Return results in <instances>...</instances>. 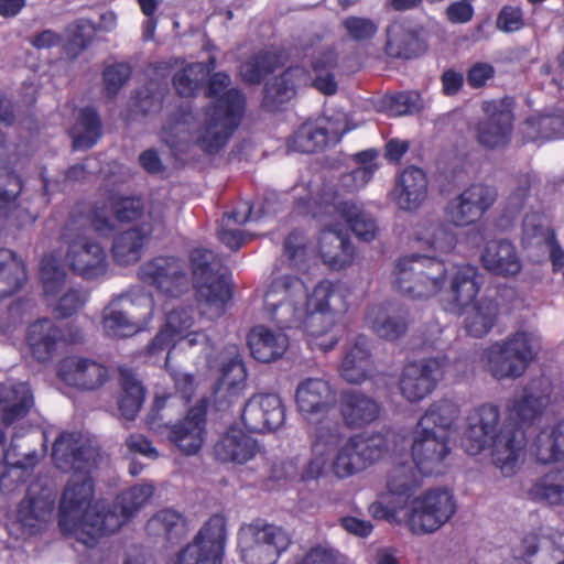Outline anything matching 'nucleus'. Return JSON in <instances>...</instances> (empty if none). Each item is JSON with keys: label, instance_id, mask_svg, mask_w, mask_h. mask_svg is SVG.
<instances>
[{"label": "nucleus", "instance_id": "nucleus-45", "mask_svg": "<svg viewBox=\"0 0 564 564\" xmlns=\"http://www.w3.org/2000/svg\"><path fill=\"white\" fill-rule=\"evenodd\" d=\"M310 80L311 77L303 67H289L267 84L265 99L275 105L283 104L295 95L296 87L307 85Z\"/></svg>", "mask_w": 564, "mask_h": 564}, {"label": "nucleus", "instance_id": "nucleus-62", "mask_svg": "<svg viewBox=\"0 0 564 564\" xmlns=\"http://www.w3.org/2000/svg\"><path fill=\"white\" fill-rule=\"evenodd\" d=\"M40 278L44 293L55 295L65 282L66 272L55 256L46 254L41 261Z\"/></svg>", "mask_w": 564, "mask_h": 564}, {"label": "nucleus", "instance_id": "nucleus-46", "mask_svg": "<svg viewBox=\"0 0 564 564\" xmlns=\"http://www.w3.org/2000/svg\"><path fill=\"white\" fill-rule=\"evenodd\" d=\"M417 471L416 466L409 462L393 465L387 474L388 492L400 502L408 501L421 487Z\"/></svg>", "mask_w": 564, "mask_h": 564}, {"label": "nucleus", "instance_id": "nucleus-56", "mask_svg": "<svg viewBox=\"0 0 564 564\" xmlns=\"http://www.w3.org/2000/svg\"><path fill=\"white\" fill-rule=\"evenodd\" d=\"M208 70L203 63L188 64L173 76V86L182 97H193L202 87Z\"/></svg>", "mask_w": 564, "mask_h": 564}, {"label": "nucleus", "instance_id": "nucleus-61", "mask_svg": "<svg viewBox=\"0 0 564 564\" xmlns=\"http://www.w3.org/2000/svg\"><path fill=\"white\" fill-rule=\"evenodd\" d=\"M547 400L543 395H534L528 389L521 398L514 400L510 414L512 419L523 424H531L540 416L545 408Z\"/></svg>", "mask_w": 564, "mask_h": 564}, {"label": "nucleus", "instance_id": "nucleus-59", "mask_svg": "<svg viewBox=\"0 0 564 564\" xmlns=\"http://www.w3.org/2000/svg\"><path fill=\"white\" fill-rule=\"evenodd\" d=\"M525 133L533 140L564 137V115H544L524 123Z\"/></svg>", "mask_w": 564, "mask_h": 564}, {"label": "nucleus", "instance_id": "nucleus-10", "mask_svg": "<svg viewBox=\"0 0 564 564\" xmlns=\"http://www.w3.org/2000/svg\"><path fill=\"white\" fill-rule=\"evenodd\" d=\"M311 212L314 218H344L356 237L364 241L373 240L379 232L377 221L369 213L352 202H337V195L332 188L323 191Z\"/></svg>", "mask_w": 564, "mask_h": 564}, {"label": "nucleus", "instance_id": "nucleus-32", "mask_svg": "<svg viewBox=\"0 0 564 564\" xmlns=\"http://www.w3.org/2000/svg\"><path fill=\"white\" fill-rule=\"evenodd\" d=\"M366 319L379 337L395 340L408 330V312L394 305H376L369 308Z\"/></svg>", "mask_w": 564, "mask_h": 564}, {"label": "nucleus", "instance_id": "nucleus-39", "mask_svg": "<svg viewBox=\"0 0 564 564\" xmlns=\"http://www.w3.org/2000/svg\"><path fill=\"white\" fill-rule=\"evenodd\" d=\"M119 384L118 411L124 420L133 421L145 400V389L137 373L128 367L119 368Z\"/></svg>", "mask_w": 564, "mask_h": 564}, {"label": "nucleus", "instance_id": "nucleus-5", "mask_svg": "<svg viewBox=\"0 0 564 564\" xmlns=\"http://www.w3.org/2000/svg\"><path fill=\"white\" fill-rule=\"evenodd\" d=\"M447 270L433 257L411 254L400 258L393 270V286L411 299H429L445 284Z\"/></svg>", "mask_w": 564, "mask_h": 564}, {"label": "nucleus", "instance_id": "nucleus-28", "mask_svg": "<svg viewBox=\"0 0 564 564\" xmlns=\"http://www.w3.org/2000/svg\"><path fill=\"white\" fill-rule=\"evenodd\" d=\"M335 402V392L329 382L323 378H306L296 387L295 404L305 419L329 411Z\"/></svg>", "mask_w": 564, "mask_h": 564}, {"label": "nucleus", "instance_id": "nucleus-44", "mask_svg": "<svg viewBox=\"0 0 564 564\" xmlns=\"http://www.w3.org/2000/svg\"><path fill=\"white\" fill-rule=\"evenodd\" d=\"M21 192L22 181L14 174H8L6 181L0 184V215L17 226L31 220L28 209L19 200Z\"/></svg>", "mask_w": 564, "mask_h": 564}, {"label": "nucleus", "instance_id": "nucleus-16", "mask_svg": "<svg viewBox=\"0 0 564 564\" xmlns=\"http://www.w3.org/2000/svg\"><path fill=\"white\" fill-rule=\"evenodd\" d=\"M486 117L476 124V140L488 150H499L508 145L512 133L513 115L502 100L482 104Z\"/></svg>", "mask_w": 564, "mask_h": 564}, {"label": "nucleus", "instance_id": "nucleus-48", "mask_svg": "<svg viewBox=\"0 0 564 564\" xmlns=\"http://www.w3.org/2000/svg\"><path fill=\"white\" fill-rule=\"evenodd\" d=\"M358 438H348L335 452L330 462L333 475L339 479H345L364 471L367 467L359 454L357 447Z\"/></svg>", "mask_w": 564, "mask_h": 564}, {"label": "nucleus", "instance_id": "nucleus-19", "mask_svg": "<svg viewBox=\"0 0 564 564\" xmlns=\"http://www.w3.org/2000/svg\"><path fill=\"white\" fill-rule=\"evenodd\" d=\"M499 408L485 403L473 409L466 417V430L462 445L468 455L480 454L501 425Z\"/></svg>", "mask_w": 564, "mask_h": 564}, {"label": "nucleus", "instance_id": "nucleus-7", "mask_svg": "<svg viewBox=\"0 0 564 564\" xmlns=\"http://www.w3.org/2000/svg\"><path fill=\"white\" fill-rule=\"evenodd\" d=\"M538 350L539 341L533 334L517 332L485 351L486 369L497 380L520 378Z\"/></svg>", "mask_w": 564, "mask_h": 564}, {"label": "nucleus", "instance_id": "nucleus-20", "mask_svg": "<svg viewBox=\"0 0 564 564\" xmlns=\"http://www.w3.org/2000/svg\"><path fill=\"white\" fill-rule=\"evenodd\" d=\"M154 494L151 484L135 485L118 496L112 508L107 509L106 514L98 523H93L94 532H106L112 534L127 522L138 510H140Z\"/></svg>", "mask_w": 564, "mask_h": 564}, {"label": "nucleus", "instance_id": "nucleus-26", "mask_svg": "<svg viewBox=\"0 0 564 564\" xmlns=\"http://www.w3.org/2000/svg\"><path fill=\"white\" fill-rule=\"evenodd\" d=\"M229 360L221 366V377L215 389V403L218 409H225L245 395L247 371L236 348L229 352Z\"/></svg>", "mask_w": 564, "mask_h": 564}, {"label": "nucleus", "instance_id": "nucleus-50", "mask_svg": "<svg viewBox=\"0 0 564 564\" xmlns=\"http://www.w3.org/2000/svg\"><path fill=\"white\" fill-rule=\"evenodd\" d=\"M151 229L131 228L118 235L112 245L113 259L120 264H130L139 261L144 240Z\"/></svg>", "mask_w": 564, "mask_h": 564}, {"label": "nucleus", "instance_id": "nucleus-40", "mask_svg": "<svg viewBox=\"0 0 564 564\" xmlns=\"http://www.w3.org/2000/svg\"><path fill=\"white\" fill-rule=\"evenodd\" d=\"M529 452L543 465L564 460V420L541 430L531 441Z\"/></svg>", "mask_w": 564, "mask_h": 564}, {"label": "nucleus", "instance_id": "nucleus-38", "mask_svg": "<svg viewBox=\"0 0 564 564\" xmlns=\"http://www.w3.org/2000/svg\"><path fill=\"white\" fill-rule=\"evenodd\" d=\"M54 500L51 497H25L19 506L18 521L23 532L34 535L46 529L52 520Z\"/></svg>", "mask_w": 564, "mask_h": 564}, {"label": "nucleus", "instance_id": "nucleus-14", "mask_svg": "<svg viewBox=\"0 0 564 564\" xmlns=\"http://www.w3.org/2000/svg\"><path fill=\"white\" fill-rule=\"evenodd\" d=\"M489 443L492 464L505 476L513 475L524 458L528 445L523 429L511 421H506Z\"/></svg>", "mask_w": 564, "mask_h": 564}, {"label": "nucleus", "instance_id": "nucleus-49", "mask_svg": "<svg viewBox=\"0 0 564 564\" xmlns=\"http://www.w3.org/2000/svg\"><path fill=\"white\" fill-rule=\"evenodd\" d=\"M459 406L452 400L442 399L433 402L421 416L417 425L431 429L434 432L442 431L449 435V430L459 416Z\"/></svg>", "mask_w": 564, "mask_h": 564}, {"label": "nucleus", "instance_id": "nucleus-43", "mask_svg": "<svg viewBox=\"0 0 564 564\" xmlns=\"http://www.w3.org/2000/svg\"><path fill=\"white\" fill-rule=\"evenodd\" d=\"M145 529L149 535L173 543L185 536L187 523L180 511L173 508H165L159 510L148 521Z\"/></svg>", "mask_w": 564, "mask_h": 564}, {"label": "nucleus", "instance_id": "nucleus-23", "mask_svg": "<svg viewBox=\"0 0 564 564\" xmlns=\"http://www.w3.org/2000/svg\"><path fill=\"white\" fill-rule=\"evenodd\" d=\"M338 411L346 427L359 430L379 419L381 405L371 395L360 390L348 389L340 394Z\"/></svg>", "mask_w": 564, "mask_h": 564}, {"label": "nucleus", "instance_id": "nucleus-57", "mask_svg": "<svg viewBox=\"0 0 564 564\" xmlns=\"http://www.w3.org/2000/svg\"><path fill=\"white\" fill-rule=\"evenodd\" d=\"M554 235V231L545 224L540 214L525 215L521 232V243L524 248L539 249L542 245L547 243Z\"/></svg>", "mask_w": 564, "mask_h": 564}, {"label": "nucleus", "instance_id": "nucleus-58", "mask_svg": "<svg viewBox=\"0 0 564 564\" xmlns=\"http://www.w3.org/2000/svg\"><path fill=\"white\" fill-rule=\"evenodd\" d=\"M420 51V41L412 32L402 29H388L386 52L389 56L410 59L416 56Z\"/></svg>", "mask_w": 564, "mask_h": 564}, {"label": "nucleus", "instance_id": "nucleus-34", "mask_svg": "<svg viewBox=\"0 0 564 564\" xmlns=\"http://www.w3.org/2000/svg\"><path fill=\"white\" fill-rule=\"evenodd\" d=\"M214 451L220 462L245 464L257 455L259 445L242 430L230 429L215 444Z\"/></svg>", "mask_w": 564, "mask_h": 564}, {"label": "nucleus", "instance_id": "nucleus-42", "mask_svg": "<svg viewBox=\"0 0 564 564\" xmlns=\"http://www.w3.org/2000/svg\"><path fill=\"white\" fill-rule=\"evenodd\" d=\"M338 65V54L333 46H324L311 58V67L315 76L311 85L319 93L332 96L337 93L338 84L333 70Z\"/></svg>", "mask_w": 564, "mask_h": 564}, {"label": "nucleus", "instance_id": "nucleus-54", "mask_svg": "<svg viewBox=\"0 0 564 564\" xmlns=\"http://www.w3.org/2000/svg\"><path fill=\"white\" fill-rule=\"evenodd\" d=\"M312 438L313 452L316 455H323L330 451L335 452L348 437L341 424L324 420L315 426Z\"/></svg>", "mask_w": 564, "mask_h": 564}, {"label": "nucleus", "instance_id": "nucleus-27", "mask_svg": "<svg viewBox=\"0 0 564 564\" xmlns=\"http://www.w3.org/2000/svg\"><path fill=\"white\" fill-rule=\"evenodd\" d=\"M205 411L194 406L183 419L167 426V437L183 454L195 455L205 440Z\"/></svg>", "mask_w": 564, "mask_h": 564}, {"label": "nucleus", "instance_id": "nucleus-53", "mask_svg": "<svg viewBox=\"0 0 564 564\" xmlns=\"http://www.w3.org/2000/svg\"><path fill=\"white\" fill-rule=\"evenodd\" d=\"M417 241L437 253H448L456 246V236L445 224L424 223L416 231Z\"/></svg>", "mask_w": 564, "mask_h": 564}, {"label": "nucleus", "instance_id": "nucleus-63", "mask_svg": "<svg viewBox=\"0 0 564 564\" xmlns=\"http://www.w3.org/2000/svg\"><path fill=\"white\" fill-rule=\"evenodd\" d=\"M531 189V178L528 175L520 176L506 198L502 214L509 220L517 217L524 208Z\"/></svg>", "mask_w": 564, "mask_h": 564}, {"label": "nucleus", "instance_id": "nucleus-4", "mask_svg": "<svg viewBox=\"0 0 564 564\" xmlns=\"http://www.w3.org/2000/svg\"><path fill=\"white\" fill-rule=\"evenodd\" d=\"M291 544L286 529L262 519L243 523L237 533V549L245 564H276Z\"/></svg>", "mask_w": 564, "mask_h": 564}, {"label": "nucleus", "instance_id": "nucleus-37", "mask_svg": "<svg viewBox=\"0 0 564 564\" xmlns=\"http://www.w3.org/2000/svg\"><path fill=\"white\" fill-rule=\"evenodd\" d=\"M346 131V128L341 131L335 129L329 122L327 126L304 123L293 135L290 148L302 153H314L328 144L338 143Z\"/></svg>", "mask_w": 564, "mask_h": 564}, {"label": "nucleus", "instance_id": "nucleus-51", "mask_svg": "<svg viewBox=\"0 0 564 564\" xmlns=\"http://www.w3.org/2000/svg\"><path fill=\"white\" fill-rule=\"evenodd\" d=\"M529 495L551 506H564V468L550 470L536 479Z\"/></svg>", "mask_w": 564, "mask_h": 564}, {"label": "nucleus", "instance_id": "nucleus-60", "mask_svg": "<svg viewBox=\"0 0 564 564\" xmlns=\"http://www.w3.org/2000/svg\"><path fill=\"white\" fill-rule=\"evenodd\" d=\"M276 56L260 52L240 66V76L248 84H259L263 77L272 73L276 66Z\"/></svg>", "mask_w": 564, "mask_h": 564}, {"label": "nucleus", "instance_id": "nucleus-33", "mask_svg": "<svg viewBox=\"0 0 564 564\" xmlns=\"http://www.w3.org/2000/svg\"><path fill=\"white\" fill-rule=\"evenodd\" d=\"M429 182L423 170L410 166L400 174L395 188V202L401 209L415 210L427 197Z\"/></svg>", "mask_w": 564, "mask_h": 564}, {"label": "nucleus", "instance_id": "nucleus-2", "mask_svg": "<svg viewBox=\"0 0 564 564\" xmlns=\"http://www.w3.org/2000/svg\"><path fill=\"white\" fill-rule=\"evenodd\" d=\"M242 115L243 98L236 90L228 91L212 110L206 111L202 127H198L197 117L191 107L180 106L164 120L160 140L175 153L185 152L191 144L214 153L227 143Z\"/></svg>", "mask_w": 564, "mask_h": 564}, {"label": "nucleus", "instance_id": "nucleus-52", "mask_svg": "<svg viewBox=\"0 0 564 564\" xmlns=\"http://www.w3.org/2000/svg\"><path fill=\"white\" fill-rule=\"evenodd\" d=\"M393 436L389 431L351 435L352 438H358L357 447L367 468L383 458L391 449Z\"/></svg>", "mask_w": 564, "mask_h": 564}, {"label": "nucleus", "instance_id": "nucleus-17", "mask_svg": "<svg viewBox=\"0 0 564 564\" xmlns=\"http://www.w3.org/2000/svg\"><path fill=\"white\" fill-rule=\"evenodd\" d=\"M65 261L75 274L86 280L104 276L109 265L104 247L87 237H77L68 243Z\"/></svg>", "mask_w": 564, "mask_h": 564}, {"label": "nucleus", "instance_id": "nucleus-25", "mask_svg": "<svg viewBox=\"0 0 564 564\" xmlns=\"http://www.w3.org/2000/svg\"><path fill=\"white\" fill-rule=\"evenodd\" d=\"M373 371L370 340L364 335H358L345 347L339 366L340 376L348 383L360 384L370 379Z\"/></svg>", "mask_w": 564, "mask_h": 564}, {"label": "nucleus", "instance_id": "nucleus-24", "mask_svg": "<svg viewBox=\"0 0 564 564\" xmlns=\"http://www.w3.org/2000/svg\"><path fill=\"white\" fill-rule=\"evenodd\" d=\"M199 312L209 319L219 318L231 297V290L224 273L194 278Z\"/></svg>", "mask_w": 564, "mask_h": 564}, {"label": "nucleus", "instance_id": "nucleus-22", "mask_svg": "<svg viewBox=\"0 0 564 564\" xmlns=\"http://www.w3.org/2000/svg\"><path fill=\"white\" fill-rule=\"evenodd\" d=\"M58 377L79 390H95L108 380V370L100 362L80 356H68L58 365Z\"/></svg>", "mask_w": 564, "mask_h": 564}, {"label": "nucleus", "instance_id": "nucleus-3", "mask_svg": "<svg viewBox=\"0 0 564 564\" xmlns=\"http://www.w3.org/2000/svg\"><path fill=\"white\" fill-rule=\"evenodd\" d=\"M89 473H74L68 479L59 501L58 525L64 534L93 547L106 532H94L90 524L100 522L107 510L98 502L91 505L94 482Z\"/></svg>", "mask_w": 564, "mask_h": 564}, {"label": "nucleus", "instance_id": "nucleus-36", "mask_svg": "<svg viewBox=\"0 0 564 564\" xmlns=\"http://www.w3.org/2000/svg\"><path fill=\"white\" fill-rule=\"evenodd\" d=\"M34 404L33 394L26 383H4L0 386L1 422L9 426L23 419Z\"/></svg>", "mask_w": 564, "mask_h": 564}, {"label": "nucleus", "instance_id": "nucleus-15", "mask_svg": "<svg viewBox=\"0 0 564 564\" xmlns=\"http://www.w3.org/2000/svg\"><path fill=\"white\" fill-rule=\"evenodd\" d=\"M52 456L63 471L86 473L96 467L99 451L79 433H62L53 444Z\"/></svg>", "mask_w": 564, "mask_h": 564}, {"label": "nucleus", "instance_id": "nucleus-6", "mask_svg": "<svg viewBox=\"0 0 564 564\" xmlns=\"http://www.w3.org/2000/svg\"><path fill=\"white\" fill-rule=\"evenodd\" d=\"M153 297L143 290H130L115 297L102 312V327L109 337L123 338L143 330L152 318Z\"/></svg>", "mask_w": 564, "mask_h": 564}, {"label": "nucleus", "instance_id": "nucleus-30", "mask_svg": "<svg viewBox=\"0 0 564 564\" xmlns=\"http://www.w3.org/2000/svg\"><path fill=\"white\" fill-rule=\"evenodd\" d=\"M478 269L470 264L454 267L449 273L448 303L449 311L462 314L477 296L481 282Z\"/></svg>", "mask_w": 564, "mask_h": 564}, {"label": "nucleus", "instance_id": "nucleus-12", "mask_svg": "<svg viewBox=\"0 0 564 564\" xmlns=\"http://www.w3.org/2000/svg\"><path fill=\"white\" fill-rule=\"evenodd\" d=\"M497 198L495 186L474 183L447 203L446 219L456 227L473 225L494 206Z\"/></svg>", "mask_w": 564, "mask_h": 564}, {"label": "nucleus", "instance_id": "nucleus-35", "mask_svg": "<svg viewBox=\"0 0 564 564\" xmlns=\"http://www.w3.org/2000/svg\"><path fill=\"white\" fill-rule=\"evenodd\" d=\"M248 346L252 357L261 362H272L286 351L289 338L282 332H276L267 326L253 327L248 335Z\"/></svg>", "mask_w": 564, "mask_h": 564}, {"label": "nucleus", "instance_id": "nucleus-31", "mask_svg": "<svg viewBox=\"0 0 564 564\" xmlns=\"http://www.w3.org/2000/svg\"><path fill=\"white\" fill-rule=\"evenodd\" d=\"M318 219L325 227L318 238L321 257L332 269L340 270L346 268L354 260V247L340 230L333 227L334 219L329 216Z\"/></svg>", "mask_w": 564, "mask_h": 564}, {"label": "nucleus", "instance_id": "nucleus-9", "mask_svg": "<svg viewBox=\"0 0 564 564\" xmlns=\"http://www.w3.org/2000/svg\"><path fill=\"white\" fill-rule=\"evenodd\" d=\"M226 542V519L224 516L214 514L199 529L193 541L167 564H221Z\"/></svg>", "mask_w": 564, "mask_h": 564}, {"label": "nucleus", "instance_id": "nucleus-55", "mask_svg": "<svg viewBox=\"0 0 564 564\" xmlns=\"http://www.w3.org/2000/svg\"><path fill=\"white\" fill-rule=\"evenodd\" d=\"M101 122L98 113L91 108L80 111L78 122L73 129L75 149H89L100 138Z\"/></svg>", "mask_w": 564, "mask_h": 564}, {"label": "nucleus", "instance_id": "nucleus-64", "mask_svg": "<svg viewBox=\"0 0 564 564\" xmlns=\"http://www.w3.org/2000/svg\"><path fill=\"white\" fill-rule=\"evenodd\" d=\"M191 263L193 276L199 278L219 273L221 269V260L212 250L205 248H195L192 250Z\"/></svg>", "mask_w": 564, "mask_h": 564}, {"label": "nucleus", "instance_id": "nucleus-1", "mask_svg": "<svg viewBox=\"0 0 564 564\" xmlns=\"http://www.w3.org/2000/svg\"><path fill=\"white\" fill-rule=\"evenodd\" d=\"M338 297L329 281L319 282L310 293L300 278L281 275L271 282L264 295V308L280 328L303 326L312 337L311 345L328 351L338 341L332 333L334 316L330 314L333 301Z\"/></svg>", "mask_w": 564, "mask_h": 564}, {"label": "nucleus", "instance_id": "nucleus-41", "mask_svg": "<svg viewBox=\"0 0 564 564\" xmlns=\"http://www.w3.org/2000/svg\"><path fill=\"white\" fill-rule=\"evenodd\" d=\"M61 340V332L48 318H42L29 326L26 341L33 357L41 361L50 360Z\"/></svg>", "mask_w": 564, "mask_h": 564}, {"label": "nucleus", "instance_id": "nucleus-13", "mask_svg": "<svg viewBox=\"0 0 564 564\" xmlns=\"http://www.w3.org/2000/svg\"><path fill=\"white\" fill-rule=\"evenodd\" d=\"M140 280L158 291L178 296L189 286L186 264L175 257H156L139 268Z\"/></svg>", "mask_w": 564, "mask_h": 564}, {"label": "nucleus", "instance_id": "nucleus-8", "mask_svg": "<svg viewBox=\"0 0 564 564\" xmlns=\"http://www.w3.org/2000/svg\"><path fill=\"white\" fill-rule=\"evenodd\" d=\"M452 492L436 488L414 498L405 512V522L414 534H430L441 529L455 513Z\"/></svg>", "mask_w": 564, "mask_h": 564}, {"label": "nucleus", "instance_id": "nucleus-47", "mask_svg": "<svg viewBox=\"0 0 564 564\" xmlns=\"http://www.w3.org/2000/svg\"><path fill=\"white\" fill-rule=\"evenodd\" d=\"M498 315V303L495 300L484 297L473 304L466 312L464 327L470 336L480 338L494 327Z\"/></svg>", "mask_w": 564, "mask_h": 564}, {"label": "nucleus", "instance_id": "nucleus-29", "mask_svg": "<svg viewBox=\"0 0 564 564\" xmlns=\"http://www.w3.org/2000/svg\"><path fill=\"white\" fill-rule=\"evenodd\" d=\"M480 261L488 272L498 276H514L522 270L517 247L508 239L487 241L481 251Z\"/></svg>", "mask_w": 564, "mask_h": 564}, {"label": "nucleus", "instance_id": "nucleus-21", "mask_svg": "<svg viewBox=\"0 0 564 564\" xmlns=\"http://www.w3.org/2000/svg\"><path fill=\"white\" fill-rule=\"evenodd\" d=\"M241 417L247 429L264 433L282 426L285 411L278 394L259 393L247 401Z\"/></svg>", "mask_w": 564, "mask_h": 564}, {"label": "nucleus", "instance_id": "nucleus-11", "mask_svg": "<svg viewBox=\"0 0 564 564\" xmlns=\"http://www.w3.org/2000/svg\"><path fill=\"white\" fill-rule=\"evenodd\" d=\"M411 453L420 474L441 475L445 471L447 458L452 453L449 435L416 424L413 431Z\"/></svg>", "mask_w": 564, "mask_h": 564}, {"label": "nucleus", "instance_id": "nucleus-18", "mask_svg": "<svg viewBox=\"0 0 564 564\" xmlns=\"http://www.w3.org/2000/svg\"><path fill=\"white\" fill-rule=\"evenodd\" d=\"M445 360L429 358L408 364L400 378V391L410 402L427 397L443 376Z\"/></svg>", "mask_w": 564, "mask_h": 564}]
</instances>
